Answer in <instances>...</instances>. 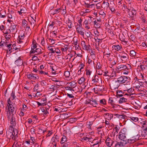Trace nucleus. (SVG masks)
Listing matches in <instances>:
<instances>
[{"mask_svg":"<svg viewBox=\"0 0 147 147\" xmlns=\"http://www.w3.org/2000/svg\"><path fill=\"white\" fill-rule=\"evenodd\" d=\"M130 79L129 77L125 76H121L117 79V81L120 84H123L125 82H127Z\"/></svg>","mask_w":147,"mask_h":147,"instance_id":"f257e3e1","label":"nucleus"},{"mask_svg":"<svg viewBox=\"0 0 147 147\" xmlns=\"http://www.w3.org/2000/svg\"><path fill=\"white\" fill-rule=\"evenodd\" d=\"M114 147H130L127 145H126V142L121 141L120 142H116Z\"/></svg>","mask_w":147,"mask_h":147,"instance_id":"f03ea898","label":"nucleus"},{"mask_svg":"<svg viewBox=\"0 0 147 147\" xmlns=\"http://www.w3.org/2000/svg\"><path fill=\"white\" fill-rule=\"evenodd\" d=\"M126 133L124 132V129L121 131L119 133V138L121 141L123 142H126V140H125L126 138Z\"/></svg>","mask_w":147,"mask_h":147,"instance_id":"7ed1b4c3","label":"nucleus"},{"mask_svg":"<svg viewBox=\"0 0 147 147\" xmlns=\"http://www.w3.org/2000/svg\"><path fill=\"white\" fill-rule=\"evenodd\" d=\"M111 87L113 90L117 89L119 86V83L117 80H113L111 84H110Z\"/></svg>","mask_w":147,"mask_h":147,"instance_id":"20e7f679","label":"nucleus"},{"mask_svg":"<svg viewBox=\"0 0 147 147\" xmlns=\"http://www.w3.org/2000/svg\"><path fill=\"white\" fill-rule=\"evenodd\" d=\"M9 130L12 131V137L11 139L13 140H16V138L18 137L17 136L18 134V130L14 128H13L12 129H11L10 130L9 129Z\"/></svg>","mask_w":147,"mask_h":147,"instance_id":"39448f33","label":"nucleus"},{"mask_svg":"<svg viewBox=\"0 0 147 147\" xmlns=\"http://www.w3.org/2000/svg\"><path fill=\"white\" fill-rule=\"evenodd\" d=\"M129 67L130 68H131V66L129 64H127L126 65H119L117 67V69L119 71L124 70Z\"/></svg>","mask_w":147,"mask_h":147,"instance_id":"423d86ee","label":"nucleus"},{"mask_svg":"<svg viewBox=\"0 0 147 147\" xmlns=\"http://www.w3.org/2000/svg\"><path fill=\"white\" fill-rule=\"evenodd\" d=\"M16 109V108L15 105L13 106H7V108H6L7 112H10V111H11V112L12 113H14V112L15 113Z\"/></svg>","mask_w":147,"mask_h":147,"instance_id":"0eeeda50","label":"nucleus"},{"mask_svg":"<svg viewBox=\"0 0 147 147\" xmlns=\"http://www.w3.org/2000/svg\"><path fill=\"white\" fill-rule=\"evenodd\" d=\"M78 27L76 28L77 32L82 36H84V28L82 27V26H78Z\"/></svg>","mask_w":147,"mask_h":147,"instance_id":"6e6552de","label":"nucleus"},{"mask_svg":"<svg viewBox=\"0 0 147 147\" xmlns=\"http://www.w3.org/2000/svg\"><path fill=\"white\" fill-rule=\"evenodd\" d=\"M27 77L28 79L32 80L38 79L39 78L38 76H35L32 73L27 74Z\"/></svg>","mask_w":147,"mask_h":147,"instance_id":"1a4fd4ad","label":"nucleus"},{"mask_svg":"<svg viewBox=\"0 0 147 147\" xmlns=\"http://www.w3.org/2000/svg\"><path fill=\"white\" fill-rule=\"evenodd\" d=\"M105 142L107 146L111 147L114 143V142L111 140L110 138H108L106 140Z\"/></svg>","mask_w":147,"mask_h":147,"instance_id":"9d476101","label":"nucleus"},{"mask_svg":"<svg viewBox=\"0 0 147 147\" xmlns=\"http://www.w3.org/2000/svg\"><path fill=\"white\" fill-rule=\"evenodd\" d=\"M92 82L93 83L98 82L99 81H101V78L95 75L92 78Z\"/></svg>","mask_w":147,"mask_h":147,"instance_id":"9b49d317","label":"nucleus"},{"mask_svg":"<svg viewBox=\"0 0 147 147\" xmlns=\"http://www.w3.org/2000/svg\"><path fill=\"white\" fill-rule=\"evenodd\" d=\"M9 122L11 125L9 127V129L10 130L11 129H12L14 128L15 127L16 123V120H10Z\"/></svg>","mask_w":147,"mask_h":147,"instance_id":"f8f14e48","label":"nucleus"},{"mask_svg":"<svg viewBox=\"0 0 147 147\" xmlns=\"http://www.w3.org/2000/svg\"><path fill=\"white\" fill-rule=\"evenodd\" d=\"M94 90L97 91L98 92H100L103 90L104 88L103 86L99 85H96L95 88H94Z\"/></svg>","mask_w":147,"mask_h":147,"instance_id":"ddd939ff","label":"nucleus"},{"mask_svg":"<svg viewBox=\"0 0 147 147\" xmlns=\"http://www.w3.org/2000/svg\"><path fill=\"white\" fill-rule=\"evenodd\" d=\"M140 68L143 72L147 73V65H141Z\"/></svg>","mask_w":147,"mask_h":147,"instance_id":"4468645a","label":"nucleus"},{"mask_svg":"<svg viewBox=\"0 0 147 147\" xmlns=\"http://www.w3.org/2000/svg\"><path fill=\"white\" fill-rule=\"evenodd\" d=\"M47 131L46 130H43L42 127H39L38 129V133L41 135H43Z\"/></svg>","mask_w":147,"mask_h":147,"instance_id":"2eb2a0df","label":"nucleus"},{"mask_svg":"<svg viewBox=\"0 0 147 147\" xmlns=\"http://www.w3.org/2000/svg\"><path fill=\"white\" fill-rule=\"evenodd\" d=\"M7 113V118L8 119H15V117H14V115L13 114V113H12L11 114L10 112Z\"/></svg>","mask_w":147,"mask_h":147,"instance_id":"dca6fc26","label":"nucleus"},{"mask_svg":"<svg viewBox=\"0 0 147 147\" xmlns=\"http://www.w3.org/2000/svg\"><path fill=\"white\" fill-rule=\"evenodd\" d=\"M20 58V57H19V59L16 61L15 62V64L18 66L21 65L22 63V61Z\"/></svg>","mask_w":147,"mask_h":147,"instance_id":"f3484780","label":"nucleus"},{"mask_svg":"<svg viewBox=\"0 0 147 147\" xmlns=\"http://www.w3.org/2000/svg\"><path fill=\"white\" fill-rule=\"evenodd\" d=\"M112 48L114 50L119 51L122 48L121 45H113V46Z\"/></svg>","mask_w":147,"mask_h":147,"instance_id":"a211bd4d","label":"nucleus"},{"mask_svg":"<svg viewBox=\"0 0 147 147\" xmlns=\"http://www.w3.org/2000/svg\"><path fill=\"white\" fill-rule=\"evenodd\" d=\"M91 99V105L94 107H97L96 105H98L97 101L96 99H93L92 98Z\"/></svg>","mask_w":147,"mask_h":147,"instance_id":"6ab92c4d","label":"nucleus"},{"mask_svg":"<svg viewBox=\"0 0 147 147\" xmlns=\"http://www.w3.org/2000/svg\"><path fill=\"white\" fill-rule=\"evenodd\" d=\"M10 28H11V31L13 34H15L17 32V30L16 25L11 26Z\"/></svg>","mask_w":147,"mask_h":147,"instance_id":"aec40b11","label":"nucleus"},{"mask_svg":"<svg viewBox=\"0 0 147 147\" xmlns=\"http://www.w3.org/2000/svg\"><path fill=\"white\" fill-rule=\"evenodd\" d=\"M94 121H90L89 122H87L86 123V126L87 127L88 129H91V126L93 124Z\"/></svg>","mask_w":147,"mask_h":147,"instance_id":"412c9836","label":"nucleus"},{"mask_svg":"<svg viewBox=\"0 0 147 147\" xmlns=\"http://www.w3.org/2000/svg\"><path fill=\"white\" fill-rule=\"evenodd\" d=\"M115 116L119 119H127V116L124 115H122L117 114Z\"/></svg>","mask_w":147,"mask_h":147,"instance_id":"4be33fe9","label":"nucleus"},{"mask_svg":"<svg viewBox=\"0 0 147 147\" xmlns=\"http://www.w3.org/2000/svg\"><path fill=\"white\" fill-rule=\"evenodd\" d=\"M142 126L144 128L143 130L145 132H147V121L145 120L143 123Z\"/></svg>","mask_w":147,"mask_h":147,"instance_id":"5701e85b","label":"nucleus"},{"mask_svg":"<svg viewBox=\"0 0 147 147\" xmlns=\"http://www.w3.org/2000/svg\"><path fill=\"white\" fill-rule=\"evenodd\" d=\"M11 98H9L7 100V102L8 103L7 106H13L15 105V103H13L11 100Z\"/></svg>","mask_w":147,"mask_h":147,"instance_id":"b1692460","label":"nucleus"},{"mask_svg":"<svg viewBox=\"0 0 147 147\" xmlns=\"http://www.w3.org/2000/svg\"><path fill=\"white\" fill-rule=\"evenodd\" d=\"M130 13L129 14V15L132 18L134 17V15H136V11L135 9H133V10H131Z\"/></svg>","mask_w":147,"mask_h":147,"instance_id":"393cba45","label":"nucleus"},{"mask_svg":"<svg viewBox=\"0 0 147 147\" xmlns=\"http://www.w3.org/2000/svg\"><path fill=\"white\" fill-rule=\"evenodd\" d=\"M127 10L126 11L128 13H129L130 10H133L134 8L131 7V4L130 3H129L127 6Z\"/></svg>","mask_w":147,"mask_h":147,"instance_id":"a878e982","label":"nucleus"},{"mask_svg":"<svg viewBox=\"0 0 147 147\" xmlns=\"http://www.w3.org/2000/svg\"><path fill=\"white\" fill-rule=\"evenodd\" d=\"M107 4H108V7L111 10V11L112 13H114L115 12V11H116L115 9L113 7V6H115V5L114 3L113 4V5L112 6H109V3H107Z\"/></svg>","mask_w":147,"mask_h":147,"instance_id":"bb28decb","label":"nucleus"},{"mask_svg":"<svg viewBox=\"0 0 147 147\" xmlns=\"http://www.w3.org/2000/svg\"><path fill=\"white\" fill-rule=\"evenodd\" d=\"M6 136L8 138H9V137H10V138H11L12 137V131L11 130L7 131Z\"/></svg>","mask_w":147,"mask_h":147,"instance_id":"cd10ccee","label":"nucleus"},{"mask_svg":"<svg viewBox=\"0 0 147 147\" xmlns=\"http://www.w3.org/2000/svg\"><path fill=\"white\" fill-rule=\"evenodd\" d=\"M134 140H133L131 138H130L127 140H126V145H129V144L133 143L135 142L134 141Z\"/></svg>","mask_w":147,"mask_h":147,"instance_id":"c85d7f7f","label":"nucleus"},{"mask_svg":"<svg viewBox=\"0 0 147 147\" xmlns=\"http://www.w3.org/2000/svg\"><path fill=\"white\" fill-rule=\"evenodd\" d=\"M109 103L111 104V105L112 106V107L114 108L115 107L114 105H115L114 102L113 100H112V98H110L109 100Z\"/></svg>","mask_w":147,"mask_h":147,"instance_id":"c756f323","label":"nucleus"},{"mask_svg":"<svg viewBox=\"0 0 147 147\" xmlns=\"http://www.w3.org/2000/svg\"><path fill=\"white\" fill-rule=\"evenodd\" d=\"M124 93H122L121 90H118L117 92V97H121L123 96V94Z\"/></svg>","mask_w":147,"mask_h":147,"instance_id":"7c9ffc66","label":"nucleus"},{"mask_svg":"<svg viewBox=\"0 0 147 147\" xmlns=\"http://www.w3.org/2000/svg\"><path fill=\"white\" fill-rule=\"evenodd\" d=\"M127 100L126 98L124 97L120 98L119 101V103L121 104L123 102H127Z\"/></svg>","mask_w":147,"mask_h":147,"instance_id":"2f4dec72","label":"nucleus"},{"mask_svg":"<svg viewBox=\"0 0 147 147\" xmlns=\"http://www.w3.org/2000/svg\"><path fill=\"white\" fill-rule=\"evenodd\" d=\"M67 139L66 138V137L65 136H63V137H62L61 141V144H63L65 142H67Z\"/></svg>","mask_w":147,"mask_h":147,"instance_id":"473e14b6","label":"nucleus"},{"mask_svg":"<svg viewBox=\"0 0 147 147\" xmlns=\"http://www.w3.org/2000/svg\"><path fill=\"white\" fill-rule=\"evenodd\" d=\"M83 49L84 50L87 51H90L91 50V46L89 45H86L84 47H83Z\"/></svg>","mask_w":147,"mask_h":147,"instance_id":"72a5a7b5","label":"nucleus"},{"mask_svg":"<svg viewBox=\"0 0 147 147\" xmlns=\"http://www.w3.org/2000/svg\"><path fill=\"white\" fill-rule=\"evenodd\" d=\"M84 4L85 7L87 8H92L94 5L93 4H90L87 3L86 2H85Z\"/></svg>","mask_w":147,"mask_h":147,"instance_id":"f704fd0d","label":"nucleus"},{"mask_svg":"<svg viewBox=\"0 0 147 147\" xmlns=\"http://www.w3.org/2000/svg\"><path fill=\"white\" fill-rule=\"evenodd\" d=\"M85 81L84 78V77H81L78 81V83L79 84H81L84 82Z\"/></svg>","mask_w":147,"mask_h":147,"instance_id":"c9c22d12","label":"nucleus"},{"mask_svg":"<svg viewBox=\"0 0 147 147\" xmlns=\"http://www.w3.org/2000/svg\"><path fill=\"white\" fill-rule=\"evenodd\" d=\"M5 46H7L8 48L9 51L10 52V53L9 54H10L12 52V51H11L12 48H11V44H9L7 45V44H5Z\"/></svg>","mask_w":147,"mask_h":147,"instance_id":"e433bc0d","label":"nucleus"},{"mask_svg":"<svg viewBox=\"0 0 147 147\" xmlns=\"http://www.w3.org/2000/svg\"><path fill=\"white\" fill-rule=\"evenodd\" d=\"M94 24L95 27L97 28H99L101 26L100 24L98 23L96 20L94 21Z\"/></svg>","mask_w":147,"mask_h":147,"instance_id":"4c0bfd02","label":"nucleus"},{"mask_svg":"<svg viewBox=\"0 0 147 147\" xmlns=\"http://www.w3.org/2000/svg\"><path fill=\"white\" fill-rule=\"evenodd\" d=\"M28 24L27 21L25 19H24L22 22V26L25 27H26Z\"/></svg>","mask_w":147,"mask_h":147,"instance_id":"58836bf2","label":"nucleus"},{"mask_svg":"<svg viewBox=\"0 0 147 147\" xmlns=\"http://www.w3.org/2000/svg\"><path fill=\"white\" fill-rule=\"evenodd\" d=\"M96 140L94 139L92 142V143L93 144L92 146L91 147H94L96 145L98 144L99 142L98 141H96Z\"/></svg>","mask_w":147,"mask_h":147,"instance_id":"ea45409f","label":"nucleus"},{"mask_svg":"<svg viewBox=\"0 0 147 147\" xmlns=\"http://www.w3.org/2000/svg\"><path fill=\"white\" fill-rule=\"evenodd\" d=\"M64 76L66 78H68L70 76V73L69 71H66L64 72Z\"/></svg>","mask_w":147,"mask_h":147,"instance_id":"a19ab883","label":"nucleus"},{"mask_svg":"<svg viewBox=\"0 0 147 147\" xmlns=\"http://www.w3.org/2000/svg\"><path fill=\"white\" fill-rule=\"evenodd\" d=\"M69 84L70 87L72 89L75 87L76 86V83L75 82H71L69 83Z\"/></svg>","mask_w":147,"mask_h":147,"instance_id":"79ce46f5","label":"nucleus"},{"mask_svg":"<svg viewBox=\"0 0 147 147\" xmlns=\"http://www.w3.org/2000/svg\"><path fill=\"white\" fill-rule=\"evenodd\" d=\"M16 97V96L15 95V92L14 91H12L11 94V97H10L11 98V100H13Z\"/></svg>","mask_w":147,"mask_h":147,"instance_id":"37998d69","label":"nucleus"},{"mask_svg":"<svg viewBox=\"0 0 147 147\" xmlns=\"http://www.w3.org/2000/svg\"><path fill=\"white\" fill-rule=\"evenodd\" d=\"M125 56L120 55V57L122 61L127 60V54H125Z\"/></svg>","mask_w":147,"mask_h":147,"instance_id":"c03bdc74","label":"nucleus"},{"mask_svg":"<svg viewBox=\"0 0 147 147\" xmlns=\"http://www.w3.org/2000/svg\"><path fill=\"white\" fill-rule=\"evenodd\" d=\"M26 27V30H27V34L28 33V34H31V29L30 28V26H28Z\"/></svg>","mask_w":147,"mask_h":147,"instance_id":"a18cd8bd","label":"nucleus"},{"mask_svg":"<svg viewBox=\"0 0 147 147\" xmlns=\"http://www.w3.org/2000/svg\"><path fill=\"white\" fill-rule=\"evenodd\" d=\"M131 68H130L129 67H128V68H126L125 70H123V73L124 74H128L129 69Z\"/></svg>","mask_w":147,"mask_h":147,"instance_id":"49530a36","label":"nucleus"},{"mask_svg":"<svg viewBox=\"0 0 147 147\" xmlns=\"http://www.w3.org/2000/svg\"><path fill=\"white\" fill-rule=\"evenodd\" d=\"M130 55L131 56H134L136 55V53L137 54V53H136L134 50H132L130 51Z\"/></svg>","mask_w":147,"mask_h":147,"instance_id":"de8ad7c7","label":"nucleus"},{"mask_svg":"<svg viewBox=\"0 0 147 147\" xmlns=\"http://www.w3.org/2000/svg\"><path fill=\"white\" fill-rule=\"evenodd\" d=\"M57 88V86L53 85H52L51 87L49 88L51 90L54 91Z\"/></svg>","mask_w":147,"mask_h":147,"instance_id":"09e8293b","label":"nucleus"},{"mask_svg":"<svg viewBox=\"0 0 147 147\" xmlns=\"http://www.w3.org/2000/svg\"><path fill=\"white\" fill-rule=\"evenodd\" d=\"M51 106L47 105L45 109L46 110V113H49V111H51V109L50 108Z\"/></svg>","mask_w":147,"mask_h":147,"instance_id":"8fccbe9b","label":"nucleus"},{"mask_svg":"<svg viewBox=\"0 0 147 147\" xmlns=\"http://www.w3.org/2000/svg\"><path fill=\"white\" fill-rule=\"evenodd\" d=\"M30 141L32 144H34L35 142V140L34 139V138L33 137H31L30 139Z\"/></svg>","mask_w":147,"mask_h":147,"instance_id":"3c124183","label":"nucleus"},{"mask_svg":"<svg viewBox=\"0 0 147 147\" xmlns=\"http://www.w3.org/2000/svg\"><path fill=\"white\" fill-rule=\"evenodd\" d=\"M32 44L33 45V47H32V49H35L36 47L37 46L36 45V42L35 40H34L32 41Z\"/></svg>","mask_w":147,"mask_h":147,"instance_id":"603ef678","label":"nucleus"},{"mask_svg":"<svg viewBox=\"0 0 147 147\" xmlns=\"http://www.w3.org/2000/svg\"><path fill=\"white\" fill-rule=\"evenodd\" d=\"M5 38L6 39V40H9L11 38V36L10 34H5Z\"/></svg>","mask_w":147,"mask_h":147,"instance_id":"864d4df0","label":"nucleus"},{"mask_svg":"<svg viewBox=\"0 0 147 147\" xmlns=\"http://www.w3.org/2000/svg\"><path fill=\"white\" fill-rule=\"evenodd\" d=\"M102 65H100V62H98L96 65V68L98 69H100L102 68Z\"/></svg>","mask_w":147,"mask_h":147,"instance_id":"5fc2aeb1","label":"nucleus"},{"mask_svg":"<svg viewBox=\"0 0 147 147\" xmlns=\"http://www.w3.org/2000/svg\"><path fill=\"white\" fill-rule=\"evenodd\" d=\"M62 109L60 107H58V106H56L55 107V108L54 109V111H59V112H60L61 111V109Z\"/></svg>","mask_w":147,"mask_h":147,"instance_id":"6e6d98bb","label":"nucleus"},{"mask_svg":"<svg viewBox=\"0 0 147 147\" xmlns=\"http://www.w3.org/2000/svg\"><path fill=\"white\" fill-rule=\"evenodd\" d=\"M100 103L103 105H105L106 104V100L104 99H103L100 100Z\"/></svg>","mask_w":147,"mask_h":147,"instance_id":"4d7b16f0","label":"nucleus"},{"mask_svg":"<svg viewBox=\"0 0 147 147\" xmlns=\"http://www.w3.org/2000/svg\"><path fill=\"white\" fill-rule=\"evenodd\" d=\"M24 37V34H21L20 36H19L18 37V39L20 40H22L23 39Z\"/></svg>","mask_w":147,"mask_h":147,"instance_id":"13d9d810","label":"nucleus"},{"mask_svg":"<svg viewBox=\"0 0 147 147\" xmlns=\"http://www.w3.org/2000/svg\"><path fill=\"white\" fill-rule=\"evenodd\" d=\"M34 49H32V47L31 50L30 52V54L31 55L33 54H34L35 53H36V49L35 50H34Z\"/></svg>","mask_w":147,"mask_h":147,"instance_id":"bf43d9fd","label":"nucleus"},{"mask_svg":"<svg viewBox=\"0 0 147 147\" xmlns=\"http://www.w3.org/2000/svg\"><path fill=\"white\" fill-rule=\"evenodd\" d=\"M65 88L66 90L74 91V90L72 89L71 88V87H70V86L66 87Z\"/></svg>","mask_w":147,"mask_h":147,"instance_id":"052dcab7","label":"nucleus"},{"mask_svg":"<svg viewBox=\"0 0 147 147\" xmlns=\"http://www.w3.org/2000/svg\"><path fill=\"white\" fill-rule=\"evenodd\" d=\"M99 14L100 15H101L102 16V17L103 18H104L105 16V13L102 11H101L100 12Z\"/></svg>","mask_w":147,"mask_h":147,"instance_id":"680f3d73","label":"nucleus"},{"mask_svg":"<svg viewBox=\"0 0 147 147\" xmlns=\"http://www.w3.org/2000/svg\"><path fill=\"white\" fill-rule=\"evenodd\" d=\"M142 78H143V79H142V80H143V83H145L147 84V78L146 77L145 78H144L143 76H142Z\"/></svg>","mask_w":147,"mask_h":147,"instance_id":"e2e57ef3","label":"nucleus"},{"mask_svg":"<svg viewBox=\"0 0 147 147\" xmlns=\"http://www.w3.org/2000/svg\"><path fill=\"white\" fill-rule=\"evenodd\" d=\"M41 85L43 86H46L47 84V82L45 80H42L41 82Z\"/></svg>","mask_w":147,"mask_h":147,"instance_id":"0e129e2a","label":"nucleus"},{"mask_svg":"<svg viewBox=\"0 0 147 147\" xmlns=\"http://www.w3.org/2000/svg\"><path fill=\"white\" fill-rule=\"evenodd\" d=\"M52 46H48L47 47V49L49 50H50L51 51V53H55V51L53 50V48H50V47H51Z\"/></svg>","mask_w":147,"mask_h":147,"instance_id":"69168bd1","label":"nucleus"},{"mask_svg":"<svg viewBox=\"0 0 147 147\" xmlns=\"http://www.w3.org/2000/svg\"><path fill=\"white\" fill-rule=\"evenodd\" d=\"M60 9V8H58L57 9H55V11L53 12V14L54 15L55 14H57L59 12V10Z\"/></svg>","mask_w":147,"mask_h":147,"instance_id":"338daca9","label":"nucleus"},{"mask_svg":"<svg viewBox=\"0 0 147 147\" xmlns=\"http://www.w3.org/2000/svg\"><path fill=\"white\" fill-rule=\"evenodd\" d=\"M70 144L69 142H67L63 144L62 146H61V147H67Z\"/></svg>","mask_w":147,"mask_h":147,"instance_id":"774afa93","label":"nucleus"}]
</instances>
